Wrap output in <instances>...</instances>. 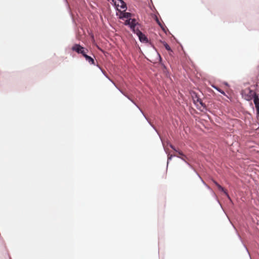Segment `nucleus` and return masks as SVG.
Instances as JSON below:
<instances>
[{"label":"nucleus","mask_w":259,"mask_h":259,"mask_svg":"<svg viewBox=\"0 0 259 259\" xmlns=\"http://www.w3.org/2000/svg\"><path fill=\"white\" fill-rule=\"evenodd\" d=\"M217 187H218V188L220 191H221L222 192H224V193L226 191V190H225V189H224V188H223V187L222 186H221L220 184H219V185H218V186H217Z\"/></svg>","instance_id":"5701e85b"},{"label":"nucleus","mask_w":259,"mask_h":259,"mask_svg":"<svg viewBox=\"0 0 259 259\" xmlns=\"http://www.w3.org/2000/svg\"><path fill=\"white\" fill-rule=\"evenodd\" d=\"M87 52H86L83 56V57L85 58V60L88 62V63L90 65H93L95 66H96V64L95 63V61L94 58L90 56H89L87 54Z\"/></svg>","instance_id":"0eeeda50"},{"label":"nucleus","mask_w":259,"mask_h":259,"mask_svg":"<svg viewBox=\"0 0 259 259\" xmlns=\"http://www.w3.org/2000/svg\"><path fill=\"white\" fill-rule=\"evenodd\" d=\"M71 50L78 54H81L82 56L87 52L88 50L80 45L79 44H75L71 47Z\"/></svg>","instance_id":"7ed1b4c3"},{"label":"nucleus","mask_w":259,"mask_h":259,"mask_svg":"<svg viewBox=\"0 0 259 259\" xmlns=\"http://www.w3.org/2000/svg\"><path fill=\"white\" fill-rule=\"evenodd\" d=\"M123 95H124L126 98H127L130 101H131V100H132V99H131V98H130V97L128 95H127V94H123Z\"/></svg>","instance_id":"cd10ccee"},{"label":"nucleus","mask_w":259,"mask_h":259,"mask_svg":"<svg viewBox=\"0 0 259 259\" xmlns=\"http://www.w3.org/2000/svg\"><path fill=\"white\" fill-rule=\"evenodd\" d=\"M121 0H112V4L116 10L119 9L120 2Z\"/></svg>","instance_id":"1a4fd4ad"},{"label":"nucleus","mask_w":259,"mask_h":259,"mask_svg":"<svg viewBox=\"0 0 259 259\" xmlns=\"http://www.w3.org/2000/svg\"><path fill=\"white\" fill-rule=\"evenodd\" d=\"M258 67L259 68V65H258Z\"/></svg>","instance_id":"4c0bfd02"},{"label":"nucleus","mask_w":259,"mask_h":259,"mask_svg":"<svg viewBox=\"0 0 259 259\" xmlns=\"http://www.w3.org/2000/svg\"><path fill=\"white\" fill-rule=\"evenodd\" d=\"M211 193H212V196L215 199V200H217V201L219 203V204H220V205L221 206V207L222 208V204H221L220 202L219 201L218 197H217V196L216 195V194H215V193L213 191V190H212V191H210Z\"/></svg>","instance_id":"6ab92c4d"},{"label":"nucleus","mask_w":259,"mask_h":259,"mask_svg":"<svg viewBox=\"0 0 259 259\" xmlns=\"http://www.w3.org/2000/svg\"><path fill=\"white\" fill-rule=\"evenodd\" d=\"M164 151H165V152L166 154H167V151H166V149H164Z\"/></svg>","instance_id":"72a5a7b5"},{"label":"nucleus","mask_w":259,"mask_h":259,"mask_svg":"<svg viewBox=\"0 0 259 259\" xmlns=\"http://www.w3.org/2000/svg\"><path fill=\"white\" fill-rule=\"evenodd\" d=\"M201 182L208 190H209L210 191H212V189L208 185L206 184V183L203 181V179H201Z\"/></svg>","instance_id":"4be33fe9"},{"label":"nucleus","mask_w":259,"mask_h":259,"mask_svg":"<svg viewBox=\"0 0 259 259\" xmlns=\"http://www.w3.org/2000/svg\"><path fill=\"white\" fill-rule=\"evenodd\" d=\"M192 97L193 102L195 104H196V102H198L204 109H206V105L202 102L201 99L199 97L198 95L196 93H193V95L192 96Z\"/></svg>","instance_id":"423d86ee"},{"label":"nucleus","mask_w":259,"mask_h":259,"mask_svg":"<svg viewBox=\"0 0 259 259\" xmlns=\"http://www.w3.org/2000/svg\"><path fill=\"white\" fill-rule=\"evenodd\" d=\"M167 144L169 145V146L174 151L178 153V152L180 151L179 150L177 149L175 147L172 145L169 141L167 142Z\"/></svg>","instance_id":"f3484780"},{"label":"nucleus","mask_w":259,"mask_h":259,"mask_svg":"<svg viewBox=\"0 0 259 259\" xmlns=\"http://www.w3.org/2000/svg\"><path fill=\"white\" fill-rule=\"evenodd\" d=\"M162 44L163 45L165 49L167 51H169V52H172V50L170 48V47H169V46L168 45V44L165 42V41H161Z\"/></svg>","instance_id":"2eb2a0df"},{"label":"nucleus","mask_w":259,"mask_h":259,"mask_svg":"<svg viewBox=\"0 0 259 259\" xmlns=\"http://www.w3.org/2000/svg\"><path fill=\"white\" fill-rule=\"evenodd\" d=\"M164 151H165V152L166 154H167V151H166V149H164Z\"/></svg>","instance_id":"f704fd0d"},{"label":"nucleus","mask_w":259,"mask_h":259,"mask_svg":"<svg viewBox=\"0 0 259 259\" xmlns=\"http://www.w3.org/2000/svg\"><path fill=\"white\" fill-rule=\"evenodd\" d=\"M213 182L217 187L218 186V185H219V184L215 180H213Z\"/></svg>","instance_id":"c85d7f7f"},{"label":"nucleus","mask_w":259,"mask_h":259,"mask_svg":"<svg viewBox=\"0 0 259 259\" xmlns=\"http://www.w3.org/2000/svg\"><path fill=\"white\" fill-rule=\"evenodd\" d=\"M176 155H168L167 157V167L168 166V164L169 162L172 159V157H176Z\"/></svg>","instance_id":"412c9836"},{"label":"nucleus","mask_w":259,"mask_h":259,"mask_svg":"<svg viewBox=\"0 0 259 259\" xmlns=\"http://www.w3.org/2000/svg\"><path fill=\"white\" fill-rule=\"evenodd\" d=\"M211 87L214 89H215V90H217L218 92H219L220 93H221V94L223 95H226V94L225 93V92L224 91H223L222 90H221L220 88H219V87H217L216 85H212Z\"/></svg>","instance_id":"4468645a"},{"label":"nucleus","mask_w":259,"mask_h":259,"mask_svg":"<svg viewBox=\"0 0 259 259\" xmlns=\"http://www.w3.org/2000/svg\"><path fill=\"white\" fill-rule=\"evenodd\" d=\"M248 254H249V256H250V259H251V257H250V254L249 253Z\"/></svg>","instance_id":"e433bc0d"},{"label":"nucleus","mask_w":259,"mask_h":259,"mask_svg":"<svg viewBox=\"0 0 259 259\" xmlns=\"http://www.w3.org/2000/svg\"><path fill=\"white\" fill-rule=\"evenodd\" d=\"M116 16H118V18L119 19L123 20V17H122L124 15V11L126 10H123V11H121L120 9H118L116 10Z\"/></svg>","instance_id":"6e6552de"},{"label":"nucleus","mask_w":259,"mask_h":259,"mask_svg":"<svg viewBox=\"0 0 259 259\" xmlns=\"http://www.w3.org/2000/svg\"><path fill=\"white\" fill-rule=\"evenodd\" d=\"M164 151H165V152L166 154H167V151H166V149H164Z\"/></svg>","instance_id":"c9c22d12"},{"label":"nucleus","mask_w":259,"mask_h":259,"mask_svg":"<svg viewBox=\"0 0 259 259\" xmlns=\"http://www.w3.org/2000/svg\"><path fill=\"white\" fill-rule=\"evenodd\" d=\"M224 194L226 195V196H227V197L230 200V201H232L229 194L228 193L227 191H226L225 192H224Z\"/></svg>","instance_id":"a878e982"},{"label":"nucleus","mask_w":259,"mask_h":259,"mask_svg":"<svg viewBox=\"0 0 259 259\" xmlns=\"http://www.w3.org/2000/svg\"><path fill=\"white\" fill-rule=\"evenodd\" d=\"M194 172L196 173V175L198 177V178L200 179V180L201 181V179L202 178L201 177V176H200V175L197 172V171L196 170V169L193 167V169H192Z\"/></svg>","instance_id":"393cba45"},{"label":"nucleus","mask_w":259,"mask_h":259,"mask_svg":"<svg viewBox=\"0 0 259 259\" xmlns=\"http://www.w3.org/2000/svg\"><path fill=\"white\" fill-rule=\"evenodd\" d=\"M230 222L231 223V224H232L233 227L234 228V229L235 230V231L237 232V229H236L235 227L234 226V225L232 223V222L230 221Z\"/></svg>","instance_id":"c756f323"},{"label":"nucleus","mask_w":259,"mask_h":259,"mask_svg":"<svg viewBox=\"0 0 259 259\" xmlns=\"http://www.w3.org/2000/svg\"><path fill=\"white\" fill-rule=\"evenodd\" d=\"M153 18H154V19L155 20V21H156V23L158 25V26L160 27L161 26V25H162L163 24L161 23V22L160 21V20H159L158 18L157 17V15H155V14H154L153 15Z\"/></svg>","instance_id":"dca6fc26"},{"label":"nucleus","mask_w":259,"mask_h":259,"mask_svg":"<svg viewBox=\"0 0 259 259\" xmlns=\"http://www.w3.org/2000/svg\"><path fill=\"white\" fill-rule=\"evenodd\" d=\"M224 84H225V85H226V86H229V84H228V82H224Z\"/></svg>","instance_id":"7c9ffc66"},{"label":"nucleus","mask_w":259,"mask_h":259,"mask_svg":"<svg viewBox=\"0 0 259 259\" xmlns=\"http://www.w3.org/2000/svg\"><path fill=\"white\" fill-rule=\"evenodd\" d=\"M178 153L179 154V156H177L176 157L184 161L190 168L193 169V166L187 160L188 159L187 156L181 150L178 152Z\"/></svg>","instance_id":"39448f33"},{"label":"nucleus","mask_w":259,"mask_h":259,"mask_svg":"<svg viewBox=\"0 0 259 259\" xmlns=\"http://www.w3.org/2000/svg\"><path fill=\"white\" fill-rule=\"evenodd\" d=\"M114 85L116 87V88L118 90V91H119V92H120V93H121L123 95V94H125V93H124V92H123L121 89H120L119 88H118V87H117L116 86V85H115V84Z\"/></svg>","instance_id":"bb28decb"},{"label":"nucleus","mask_w":259,"mask_h":259,"mask_svg":"<svg viewBox=\"0 0 259 259\" xmlns=\"http://www.w3.org/2000/svg\"><path fill=\"white\" fill-rule=\"evenodd\" d=\"M133 16V14L130 12H127L124 11L123 17V20L124 19H129Z\"/></svg>","instance_id":"f8f14e48"},{"label":"nucleus","mask_w":259,"mask_h":259,"mask_svg":"<svg viewBox=\"0 0 259 259\" xmlns=\"http://www.w3.org/2000/svg\"><path fill=\"white\" fill-rule=\"evenodd\" d=\"M135 34H136L137 36L139 38L140 41L142 43H148L155 50H156L155 48L152 45V44L149 41L148 38L147 36L144 34L138 28H137V30L133 32Z\"/></svg>","instance_id":"f257e3e1"},{"label":"nucleus","mask_w":259,"mask_h":259,"mask_svg":"<svg viewBox=\"0 0 259 259\" xmlns=\"http://www.w3.org/2000/svg\"><path fill=\"white\" fill-rule=\"evenodd\" d=\"M158 56H159V60H160V61H161V60H162L161 57V56H160V55H159V53H158Z\"/></svg>","instance_id":"2f4dec72"},{"label":"nucleus","mask_w":259,"mask_h":259,"mask_svg":"<svg viewBox=\"0 0 259 259\" xmlns=\"http://www.w3.org/2000/svg\"><path fill=\"white\" fill-rule=\"evenodd\" d=\"M130 101H131L134 104V105H135L137 107V108L139 109L140 112L142 114L145 119L148 120V118L146 117V116L145 115L142 110L140 108V107L137 104V103L133 99L131 100Z\"/></svg>","instance_id":"9d476101"},{"label":"nucleus","mask_w":259,"mask_h":259,"mask_svg":"<svg viewBox=\"0 0 259 259\" xmlns=\"http://www.w3.org/2000/svg\"><path fill=\"white\" fill-rule=\"evenodd\" d=\"M146 120L148 122V123H149V124H150V126H151V127H152L154 130V131H155L156 132H157V133L158 134V135H159V137H160V140H161V142H162V138L160 137V136L159 134H158V132H157V130H156V127H155V126H154V125L151 123V122L150 121H149V120H148H148Z\"/></svg>","instance_id":"a211bd4d"},{"label":"nucleus","mask_w":259,"mask_h":259,"mask_svg":"<svg viewBox=\"0 0 259 259\" xmlns=\"http://www.w3.org/2000/svg\"><path fill=\"white\" fill-rule=\"evenodd\" d=\"M160 27L161 28V29H162V30L166 34L167 33V31H168V30H167L166 29V27H164L163 26V25H161V26H160Z\"/></svg>","instance_id":"b1692460"},{"label":"nucleus","mask_w":259,"mask_h":259,"mask_svg":"<svg viewBox=\"0 0 259 259\" xmlns=\"http://www.w3.org/2000/svg\"><path fill=\"white\" fill-rule=\"evenodd\" d=\"M253 101L255 105L256 110V116L257 118L259 117V96L256 93H254L253 96Z\"/></svg>","instance_id":"20e7f679"},{"label":"nucleus","mask_w":259,"mask_h":259,"mask_svg":"<svg viewBox=\"0 0 259 259\" xmlns=\"http://www.w3.org/2000/svg\"><path fill=\"white\" fill-rule=\"evenodd\" d=\"M237 236L239 238V239H240V240L241 241V242L242 243L243 245V246L244 247V248H245L246 251L247 252L248 254H249V251L246 247V246L243 243V241H242V238L241 237V236L238 234L237 233Z\"/></svg>","instance_id":"aec40b11"},{"label":"nucleus","mask_w":259,"mask_h":259,"mask_svg":"<svg viewBox=\"0 0 259 259\" xmlns=\"http://www.w3.org/2000/svg\"><path fill=\"white\" fill-rule=\"evenodd\" d=\"M164 151H165V152L166 154H167V151H166V149H164Z\"/></svg>","instance_id":"473e14b6"},{"label":"nucleus","mask_w":259,"mask_h":259,"mask_svg":"<svg viewBox=\"0 0 259 259\" xmlns=\"http://www.w3.org/2000/svg\"><path fill=\"white\" fill-rule=\"evenodd\" d=\"M119 7L123 10H127V5L125 2H124L123 0H121L120 2Z\"/></svg>","instance_id":"ddd939ff"},{"label":"nucleus","mask_w":259,"mask_h":259,"mask_svg":"<svg viewBox=\"0 0 259 259\" xmlns=\"http://www.w3.org/2000/svg\"><path fill=\"white\" fill-rule=\"evenodd\" d=\"M96 66L98 67L100 70L102 71V73L114 85H115V83L108 76V75L106 74L105 72L102 69V68L100 67V66L97 64Z\"/></svg>","instance_id":"9b49d317"},{"label":"nucleus","mask_w":259,"mask_h":259,"mask_svg":"<svg viewBox=\"0 0 259 259\" xmlns=\"http://www.w3.org/2000/svg\"><path fill=\"white\" fill-rule=\"evenodd\" d=\"M124 24L125 26H128L133 32H135L137 30L136 26L140 25L135 18H132V17L129 19H126L124 21Z\"/></svg>","instance_id":"f03ea898"}]
</instances>
